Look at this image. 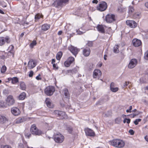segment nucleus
I'll return each instance as SVG.
<instances>
[{
	"label": "nucleus",
	"instance_id": "nucleus-1",
	"mask_svg": "<svg viewBox=\"0 0 148 148\" xmlns=\"http://www.w3.org/2000/svg\"><path fill=\"white\" fill-rule=\"evenodd\" d=\"M111 145L118 148H122L124 147L125 143L123 140L115 139L109 142Z\"/></svg>",
	"mask_w": 148,
	"mask_h": 148
},
{
	"label": "nucleus",
	"instance_id": "nucleus-2",
	"mask_svg": "<svg viewBox=\"0 0 148 148\" xmlns=\"http://www.w3.org/2000/svg\"><path fill=\"white\" fill-rule=\"evenodd\" d=\"M54 137L55 141L58 143H61L64 140V136L59 132L55 133Z\"/></svg>",
	"mask_w": 148,
	"mask_h": 148
},
{
	"label": "nucleus",
	"instance_id": "nucleus-3",
	"mask_svg": "<svg viewBox=\"0 0 148 148\" xmlns=\"http://www.w3.org/2000/svg\"><path fill=\"white\" fill-rule=\"evenodd\" d=\"M31 132L32 134L36 135H40L43 134V132L36 127L35 124L32 125L31 127Z\"/></svg>",
	"mask_w": 148,
	"mask_h": 148
},
{
	"label": "nucleus",
	"instance_id": "nucleus-4",
	"mask_svg": "<svg viewBox=\"0 0 148 148\" xmlns=\"http://www.w3.org/2000/svg\"><path fill=\"white\" fill-rule=\"evenodd\" d=\"M53 113L57 116L59 117L60 119H67L68 116L63 111L59 110H55Z\"/></svg>",
	"mask_w": 148,
	"mask_h": 148
},
{
	"label": "nucleus",
	"instance_id": "nucleus-5",
	"mask_svg": "<svg viewBox=\"0 0 148 148\" xmlns=\"http://www.w3.org/2000/svg\"><path fill=\"white\" fill-rule=\"evenodd\" d=\"M55 91L54 87L53 86H48L45 89V93L48 96L52 95Z\"/></svg>",
	"mask_w": 148,
	"mask_h": 148
},
{
	"label": "nucleus",
	"instance_id": "nucleus-6",
	"mask_svg": "<svg viewBox=\"0 0 148 148\" xmlns=\"http://www.w3.org/2000/svg\"><path fill=\"white\" fill-rule=\"evenodd\" d=\"M105 19L108 23H112L116 20L115 15L112 14H108L106 16Z\"/></svg>",
	"mask_w": 148,
	"mask_h": 148
},
{
	"label": "nucleus",
	"instance_id": "nucleus-7",
	"mask_svg": "<svg viewBox=\"0 0 148 148\" xmlns=\"http://www.w3.org/2000/svg\"><path fill=\"white\" fill-rule=\"evenodd\" d=\"M107 5L105 1H102L99 4L97 7V10L100 11H103L107 9Z\"/></svg>",
	"mask_w": 148,
	"mask_h": 148
},
{
	"label": "nucleus",
	"instance_id": "nucleus-8",
	"mask_svg": "<svg viewBox=\"0 0 148 148\" xmlns=\"http://www.w3.org/2000/svg\"><path fill=\"white\" fill-rule=\"evenodd\" d=\"M68 49L75 56L79 51V50L76 47L71 45L69 46Z\"/></svg>",
	"mask_w": 148,
	"mask_h": 148
},
{
	"label": "nucleus",
	"instance_id": "nucleus-9",
	"mask_svg": "<svg viewBox=\"0 0 148 148\" xmlns=\"http://www.w3.org/2000/svg\"><path fill=\"white\" fill-rule=\"evenodd\" d=\"M10 42V38L9 37H0V46L3 45L6 42L7 43H9Z\"/></svg>",
	"mask_w": 148,
	"mask_h": 148
},
{
	"label": "nucleus",
	"instance_id": "nucleus-10",
	"mask_svg": "<svg viewBox=\"0 0 148 148\" xmlns=\"http://www.w3.org/2000/svg\"><path fill=\"white\" fill-rule=\"evenodd\" d=\"M36 65V61L35 60L31 59L29 60L28 63L27 67L28 69H31L35 67Z\"/></svg>",
	"mask_w": 148,
	"mask_h": 148
},
{
	"label": "nucleus",
	"instance_id": "nucleus-11",
	"mask_svg": "<svg viewBox=\"0 0 148 148\" xmlns=\"http://www.w3.org/2000/svg\"><path fill=\"white\" fill-rule=\"evenodd\" d=\"M6 103L8 106L13 105L15 103V100L12 95H9L6 100Z\"/></svg>",
	"mask_w": 148,
	"mask_h": 148
},
{
	"label": "nucleus",
	"instance_id": "nucleus-12",
	"mask_svg": "<svg viewBox=\"0 0 148 148\" xmlns=\"http://www.w3.org/2000/svg\"><path fill=\"white\" fill-rule=\"evenodd\" d=\"M137 61L135 59H132L130 61L128 65V67L130 69L134 68L137 64Z\"/></svg>",
	"mask_w": 148,
	"mask_h": 148
},
{
	"label": "nucleus",
	"instance_id": "nucleus-13",
	"mask_svg": "<svg viewBox=\"0 0 148 148\" xmlns=\"http://www.w3.org/2000/svg\"><path fill=\"white\" fill-rule=\"evenodd\" d=\"M101 75V71L99 69L95 70L93 72V77L94 78H99Z\"/></svg>",
	"mask_w": 148,
	"mask_h": 148
},
{
	"label": "nucleus",
	"instance_id": "nucleus-14",
	"mask_svg": "<svg viewBox=\"0 0 148 148\" xmlns=\"http://www.w3.org/2000/svg\"><path fill=\"white\" fill-rule=\"evenodd\" d=\"M85 131L86 136H95V133L91 129L88 128H86L85 129Z\"/></svg>",
	"mask_w": 148,
	"mask_h": 148
},
{
	"label": "nucleus",
	"instance_id": "nucleus-15",
	"mask_svg": "<svg viewBox=\"0 0 148 148\" xmlns=\"http://www.w3.org/2000/svg\"><path fill=\"white\" fill-rule=\"evenodd\" d=\"M12 114L14 115L17 116L20 114L21 112L19 109L16 107H13L11 109Z\"/></svg>",
	"mask_w": 148,
	"mask_h": 148
},
{
	"label": "nucleus",
	"instance_id": "nucleus-16",
	"mask_svg": "<svg viewBox=\"0 0 148 148\" xmlns=\"http://www.w3.org/2000/svg\"><path fill=\"white\" fill-rule=\"evenodd\" d=\"M126 24L132 28H134L136 27V23L133 20H127L126 21Z\"/></svg>",
	"mask_w": 148,
	"mask_h": 148
},
{
	"label": "nucleus",
	"instance_id": "nucleus-17",
	"mask_svg": "<svg viewBox=\"0 0 148 148\" xmlns=\"http://www.w3.org/2000/svg\"><path fill=\"white\" fill-rule=\"evenodd\" d=\"M133 45L135 47H138L141 45L142 42L140 40L137 39H134L132 40Z\"/></svg>",
	"mask_w": 148,
	"mask_h": 148
},
{
	"label": "nucleus",
	"instance_id": "nucleus-18",
	"mask_svg": "<svg viewBox=\"0 0 148 148\" xmlns=\"http://www.w3.org/2000/svg\"><path fill=\"white\" fill-rule=\"evenodd\" d=\"M90 52V50L89 48L86 47L83 48V54L85 56H89Z\"/></svg>",
	"mask_w": 148,
	"mask_h": 148
},
{
	"label": "nucleus",
	"instance_id": "nucleus-19",
	"mask_svg": "<svg viewBox=\"0 0 148 148\" xmlns=\"http://www.w3.org/2000/svg\"><path fill=\"white\" fill-rule=\"evenodd\" d=\"M106 27L105 25H98L97 26V30L99 32L104 33L105 32L104 27Z\"/></svg>",
	"mask_w": 148,
	"mask_h": 148
},
{
	"label": "nucleus",
	"instance_id": "nucleus-20",
	"mask_svg": "<svg viewBox=\"0 0 148 148\" xmlns=\"http://www.w3.org/2000/svg\"><path fill=\"white\" fill-rule=\"evenodd\" d=\"M45 103L47 107L49 108H52L53 107V105L51 103L50 99L48 98L46 99Z\"/></svg>",
	"mask_w": 148,
	"mask_h": 148
},
{
	"label": "nucleus",
	"instance_id": "nucleus-21",
	"mask_svg": "<svg viewBox=\"0 0 148 148\" xmlns=\"http://www.w3.org/2000/svg\"><path fill=\"white\" fill-rule=\"evenodd\" d=\"M8 80L9 82L11 81V83L12 84H15L17 83L18 81L17 78L16 77H14L13 78H8Z\"/></svg>",
	"mask_w": 148,
	"mask_h": 148
},
{
	"label": "nucleus",
	"instance_id": "nucleus-22",
	"mask_svg": "<svg viewBox=\"0 0 148 148\" xmlns=\"http://www.w3.org/2000/svg\"><path fill=\"white\" fill-rule=\"evenodd\" d=\"M50 27V25L47 24H43L41 27L43 31H46L48 30Z\"/></svg>",
	"mask_w": 148,
	"mask_h": 148
},
{
	"label": "nucleus",
	"instance_id": "nucleus-23",
	"mask_svg": "<svg viewBox=\"0 0 148 148\" xmlns=\"http://www.w3.org/2000/svg\"><path fill=\"white\" fill-rule=\"evenodd\" d=\"M14 47L12 45H11L7 49V51L8 53L14 55Z\"/></svg>",
	"mask_w": 148,
	"mask_h": 148
},
{
	"label": "nucleus",
	"instance_id": "nucleus-24",
	"mask_svg": "<svg viewBox=\"0 0 148 148\" xmlns=\"http://www.w3.org/2000/svg\"><path fill=\"white\" fill-rule=\"evenodd\" d=\"M68 0H58L57 4L58 6H62L64 3L67 2Z\"/></svg>",
	"mask_w": 148,
	"mask_h": 148
},
{
	"label": "nucleus",
	"instance_id": "nucleus-25",
	"mask_svg": "<svg viewBox=\"0 0 148 148\" xmlns=\"http://www.w3.org/2000/svg\"><path fill=\"white\" fill-rule=\"evenodd\" d=\"M76 32L77 34L81 35L85 33L86 31L85 30L83 29L82 28H81L78 29H77Z\"/></svg>",
	"mask_w": 148,
	"mask_h": 148
},
{
	"label": "nucleus",
	"instance_id": "nucleus-26",
	"mask_svg": "<svg viewBox=\"0 0 148 148\" xmlns=\"http://www.w3.org/2000/svg\"><path fill=\"white\" fill-rule=\"evenodd\" d=\"M63 93L65 97L66 98H69L70 95L68 89L66 88L64 89L63 90Z\"/></svg>",
	"mask_w": 148,
	"mask_h": 148
},
{
	"label": "nucleus",
	"instance_id": "nucleus-27",
	"mask_svg": "<svg viewBox=\"0 0 148 148\" xmlns=\"http://www.w3.org/2000/svg\"><path fill=\"white\" fill-rule=\"evenodd\" d=\"M119 46L118 45H116L114 47L113 51L115 53H118L119 52Z\"/></svg>",
	"mask_w": 148,
	"mask_h": 148
},
{
	"label": "nucleus",
	"instance_id": "nucleus-28",
	"mask_svg": "<svg viewBox=\"0 0 148 148\" xmlns=\"http://www.w3.org/2000/svg\"><path fill=\"white\" fill-rule=\"evenodd\" d=\"M20 88L23 90H25L26 88V85L23 82H21L20 84Z\"/></svg>",
	"mask_w": 148,
	"mask_h": 148
},
{
	"label": "nucleus",
	"instance_id": "nucleus-29",
	"mask_svg": "<svg viewBox=\"0 0 148 148\" xmlns=\"http://www.w3.org/2000/svg\"><path fill=\"white\" fill-rule=\"evenodd\" d=\"M18 147L19 148H33L32 147H29L27 145V143H24V145L22 143H20L18 145Z\"/></svg>",
	"mask_w": 148,
	"mask_h": 148
},
{
	"label": "nucleus",
	"instance_id": "nucleus-30",
	"mask_svg": "<svg viewBox=\"0 0 148 148\" xmlns=\"http://www.w3.org/2000/svg\"><path fill=\"white\" fill-rule=\"evenodd\" d=\"M26 96V94L25 92L22 93L19 96L18 99H19L23 100L24 99Z\"/></svg>",
	"mask_w": 148,
	"mask_h": 148
},
{
	"label": "nucleus",
	"instance_id": "nucleus-31",
	"mask_svg": "<svg viewBox=\"0 0 148 148\" xmlns=\"http://www.w3.org/2000/svg\"><path fill=\"white\" fill-rule=\"evenodd\" d=\"M62 52L61 51L58 52L57 53L56 56V59L58 60H60L62 56Z\"/></svg>",
	"mask_w": 148,
	"mask_h": 148
},
{
	"label": "nucleus",
	"instance_id": "nucleus-32",
	"mask_svg": "<svg viewBox=\"0 0 148 148\" xmlns=\"http://www.w3.org/2000/svg\"><path fill=\"white\" fill-rule=\"evenodd\" d=\"M42 17V15H40L39 14H36L35 17V19L36 21H37L40 18Z\"/></svg>",
	"mask_w": 148,
	"mask_h": 148
},
{
	"label": "nucleus",
	"instance_id": "nucleus-33",
	"mask_svg": "<svg viewBox=\"0 0 148 148\" xmlns=\"http://www.w3.org/2000/svg\"><path fill=\"white\" fill-rule=\"evenodd\" d=\"M6 54L4 52H1L0 53V57L3 59H4L6 58Z\"/></svg>",
	"mask_w": 148,
	"mask_h": 148
},
{
	"label": "nucleus",
	"instance_id": "nucleus-34",
	"mask_svg": "<svg viewBox=\"0 0 148 148\" xmlns=\"http://www.w3.org/2000/svg\"><path fill=\"white\" fill-rule=\"evenodd\" d=\"M23 121V119L21 118H19L17 119L15 121V123H19Z\"/></svg>",
	"mask_w": 148,
	"mask_h": 148
},
{
	"label": "nucleus",
	"instance_id": "nucleus-35",
	"mask_svg": "<svg viewBox=\"0 0 148 148\" xmlns=\"http://www.w3.org/2000/svg\"><path fill=\"white\" fill-rule=\"evenodd\" d=\"M121 117H118L115 119V122L117 124H119L121 121Z\"/></svg>",
	"mask_w": 148,
	"mask_h": 148
},
{
	"label": "nucleus",
	"instance_id": "nucleus-36",
	"mask_svg": "<svg viewBox=\"0 0 148 148\" xmlns=\"http://www.w3.org/2000/svg\"><path fill=\"white\" fill-rule=\"evenodd\" d=\"M37 42L36 40H34L32 42L30 43V47L31 48H33L34 46L36 45Z\"/></svg>",
	"mask_w": 148,
	"mask_h": 148
},
{
	"label": "nucleus",
	"instance_id": "nucleus-37",
	"mask_svg": "<svg viewBox=\"0 0 148 148\" xmlns=\"http://www.w3.org/2000/svg\"><path fill=\"white\" fill-rule=\"evenodd\" d=\"M129 13L130 14H131L134 11V8L131 6H130L129 8Z\"/></svg>",
	"mask_w": 148,
	"mask_h": 148
},
{
	"label": "nucleus",
	"instance_id": "nucleus-38",
	"mask_svg": "<svg viewBox=\"0 0 148 148\" xmlns=\"http://www.w3.org/2000/svg\"><path fill=\"white\" fill-rule=\"evenodd\" d=\"M71 64V63H70L67 60L64 63V66L66 67H69L70 65Z\"/></svg>",
	"mask_w": 148,
	"mask_h": 148
},
{
	"label": "nucleus",
	"instance_id": "nucleus-39",
	"mask_svg": "<svg viewBox=\"0 0 148 148\" xmlns=\"http://www.w3.org/2000/svg\"><path fill=\"white\" fill-rule=\"evenodd\" d=\"M69 62L71 64L74 60V58L72 57H69L67 59Z\"/></svg>",
	"mask_w": 148,
	"mask_h": 148
},
{
	"label": "nucleus",
	"instance_id": "nucleus-40",
	"mask_svg": "<svg viewBox=\"0 0 148 148\" xmlns=\"http://www.w3.org/2000/svg\"><path fill=\"white\" fill-rule=\"evenodd\" d=\"M6 121V118L4 116H0V121L4 122Z\"/></svg>",
	"mask_w": 148,
	"mask_h": 148
},
{
	"label": "nucleus",
	"instance_id": "nucleus-41",
	"mask_svg": "<svg viewBox=\"0 0 148 148\" xmlns=\"http://www.w3.org/2000/svg\"><path fill=\"white\" fill-rule=\"evenodd\" d=\"M111 91L114 92H116L117 91L119 90V88L117 87L115 88L114 87L110 88Z\"/></svg>",
	"mask_w": 148,
	"mask_h": 148
},
{
	"label": "nucleus",
	"instance_id": "nucleus-42",
	"mask_svg": "<svg viewBox=\"0 0 148 148\" xmlns=\"http://www.w3.org/2000/svg\"><path fill=\"white\" fill-rule=\"evenodd\" d=\"M25 136L26 137L29 138L30 137L31 134L29 132L26 131L25 132Z\"/></svg>",
	"mask_w": 148,
	"mask_h": 148
},
{
	"label": "nucleus",
	"instance_id": "nucleus-43",
	"mask_svg": "<svg viewBox=\"0 0 148 148\" xmlns=\"http://www.w3.org/2000/svg\"><path fill=\"white\" fill-rule=\"evenodd\" d=\"M6 70V67L5 66H3L1 68V71L2 73H3Z\"/></svg>",
	"mask_w": 148,
	"mask_h": 148
},
{
	"label": "nucleus",
	"instance_id": "nucleus-44",
	"mask_svg": "<svg viewBox=\"0 0 148 148\" xmlns=\"http://www.w3.org/2000/svg\"><path fill=\"white\" fill-rule=\"evenodd\" d=\"M66 129L69 133H72L73 129L71 127L69 126L67 127Z\"/></svg>",
	"mask_w": 148,
	"mask_h": 148
},
{
	"label": "nucleus",
	"instance_id": "nucleus-45",
	"mask_svg": "<svg viewBox=\"0 0 148 148\" xmlns=\"http://www.w3.org/2000/svg\"><path fill=\"white\" fill-rule=\"evenodd\" d=\"M130 122V119H127L125 118L123 120V123H127L128 124H129Z\"/></svg>",
	"mask_w": 148,
	"mask_h": 148
},
{
	"label": "nucleus",
	"instance_id": "nucleus-46",
	"mask_svg": "<svg viewBox=\"0 0 148 148\" xmlns=\"http://www.w3.org/2000/svg\"><path fill=\"white\" fill-rule=\"evenodd\" d=\"M141 120L140 119H136L134 121V123L135 125H137L138 124V122H140Z\"/></svg>",
	"mask_w": 148,
	"mask_h": 148
},
{
	"label": "nucleus",
	"instance_id": "nucleus-47",
	"mask_svg": "<svg viewBox=\"0 0 148 148\" xmlns=\"http://www.w3.org/2000/svg\"><path fill=\"white\" fill-rule=\"evenodd\" d=\"M144 58L145 59L148 60V50L146 51L145 53Z\"/></svg>",
	"mask_w": 148,
	"mask_h": 148
},
{
	"label": "nucleus",
	"instance_id": "nucleus-48",
	"mask_svg": "<svg viewBox=\"0 0 148 148\" xmlns=\"http://www.w3.org/2000/svg\"><path fill=\"white\" fill-rule=\"evenodd\" d=\"M77 72V71L75 69H72V70H68V73H76Z\"/></svg>",
	"mask_w": 148,
	"mask_h": 148
},
{
	"label": "nucleus",
	"instance_id": "nucleus-49",
	"mask_svg": "<svg viewBox=\"0 0 148 148\" xmlns=\"http://www.w3.org/2000/svg\"><path fill=\"white\" fill-rule=\"evenodd\" d=\"M34 72L32 71H31L29 72V77H32L33 75Z\"/></svg>",
	"mask_w": 148,
	"mask_h": 148
},
{
	"label": "nucleus",
	"instance_id": "nucleus-50",
	"mask_svg": "<svg viewBox=\"0 0 148 148\" xmlns=\"http://www.w3.org/2000/svg\"><path fill=\"white\" fill-rule=\"evenodd\" d=\"M0 5L3 8L6 7L7 6L6 4L4 2H2Z\"/></svg>",
	"mask_w": 148,
	"mask_h": 148
},
{
	"label": "nucleus",
	"instance_id": "nucleus-51",
	"mask_svg": "<svg viewBox=\"0 0 148 148\" xmlns=\"http://www.w3.org/2000/svg\"><path fill=\"white\" fill-rule=\"evenodd\" d=\"M129 132L131 135H133L134 134V131L132 129L130 130L129 131Z\"/></svg>",
	"mask_w": 148,
	"mask_h": 148
},
{
	"label": "nucleus",
	"instance_id": "nucleus-52",
	"mask_svg": "<svg viewBox=\"0 0 148 148\" xmlns=\"http://www.w3.org/2000/svg\"><path fill=\"white\" fill-rule=\"evenodd\" d=\"M36 79L38 80H39L41 79V78L40 77V75L39 74L38 76H36Z\"/></svg>",
	"mask_w": 148,
	"mask_h": 148
},
{
	"label": "nucleus",
	"instance_id": "nucleus-53",
	"mask_svg": "<svg viewBox=\"0 0 148 148\" xmlns=\"http://www.w3.org/2000/svg\"><path fill=\"white\" fill-rule=\"evenodd\" d=\"M87 45L88 46L91 47L92 45V42L89 41L88 42Z\"/></svg>",
	"mask_w": 148,
	"mask_h": 148
},
{
	"label": "nucleus",
	"instance_id": "nucleus-54",
	"mask_svg": "<svg viewBox=\"0 0 148 148\" xmlns=\"http://www.w3.org/2000/svg\"><path fill=\"white\" fill-rule=\"evenodd\" d=\"M129 82H126L123 85L125 87V86H127V85H128V84H129Z\"/></svg>",
	"mask_w": 148,
	"mask_h": 148
},
{
	"label": "nucleus",
	"instance_id": "nucleus-55",
	"mask_svg": "<svg viewBox=\"0 0 148 148\" xmlns=\"http://www.w3.org/2000/svg\"><path fill=\"white\" fill-rule=\"evenodd\" d=\"M114 84L113 82H112L110 85V88L114 87Z\"/></svg>",
	"mask_w": 148,
	"mask_h": 148
},
{
	"label": "nucleus",
	"instance_id": "nucleus-56",
	"mask_svg": "<svg viewBox=\"0 0 148 148\" xmlns=\"http://www.w3.org/2000/svg\"><path fill=\"white\" fill-rule=\"evenodd\" d=\"M111 114V112L109 113V114H103V116H106V117L108 116H109Z\"/></svg>",
	"mask_w": 148,
	"mask_h": 148
},
{
	"label": "nucleus",
	"instance_id": "nucleus-57",
	"mask_svg": "<svg viewBox=\"0 0 148 148\" xmlns=\"http://www.w3.org/2000/svg\"><path fill=\"white\" fill-rule=\"evenodd\" d=\"M53 68H54L56 69H58V67L56 66V65L55 64H53Z\"/></svg>",
	"mask_w": 148,
	"mask_h": 148
},
{
	"label": "nucleus",
	"instance_id": "nucleus-58",
	"mask_svg": "<svg viewBox=\"0 0 148 148\" xmlns=\"http://www.w3.org/2000/svg\"><path fill=\"white\" fill-rule=\"evenodd\" d=\"M92 2L94 3L97 4L98 2V1L97 0H93L92 1Z\"/></svg>",
	"mask_w": 148,
	"mask_h": 148
},
{
	"label": "nucleus",
	"instance_id": "nucleus-59",
	"mask_svg": "<svg viewBox=\"0 0 148 148\" xmlns=\"http://www.w3.org/2000/svg\"><path fill=\"white\" fill-rule=\"evenodd\" d=\"M3 148H12V147L10 146L6 145Z\"/></svg>",
	"mask_w": 148,
	"mask_h": 148
},
{
	"label": "nucleus",
	"instance_id": "nucleus-60",
	"mask_svg": "<svg viewBox=\"0 0 148 148\" xmlns=\"http://www.w3.org/2000/svg\"><path fill=\"white\" fill-rule=\"evenodd\" d=\"M145 139L146 141L148 142V135L145 136Z\"/></svg>",
	"mask_w": 148,
	"mask_h": 148
},
{
	"label": "nucleus",
	"instance_id": "nucleus-61",
	"mask_svg": "<svg viewBox=\"0 0 148 148\" xmlns=\"http://www.w3.org/2000/svg\"><path fill=\"white\" fill-rule=\"evenodd\" d=\"M102 62H100V63H99L98 64V66L99 67H101V66H102Z\"/></svg>",
	"mask_w": 148,
	"mask_h": 148
},
{
	"label": "nucleus",
	"instance_id": "nucleus-62",
	"mask_svg": "<svg viewBox=\"0 0 148 148\" xmlns=\"http://www.w3.org/2000/svg\"><path fill=\"white\" fill-rule=\"evenodd\" d=\"M56 61L54 59H52V60L51 64H55Z\"/></svg>",
	"mask_w": 148,
	"mask_h": 148
},
{
	"label": "nucleus",
	"instance_id": "nucleus-63",
	"mask_svg": "<svg viewBox=\"0 0 148 148\" xmlns=\"http://www.w3.org/2000/svg\"><path fill=\"white\" fill-rule=\"evenodd\" d=\"M62 33V31H59L58 33V34L59 35H61Z\"/></svg>",
	"mask_w": 148,
	"mask_h": 148
},
{
	"label": "nucleus",
	"instance_id": "nucleus-64",
	"mask_svg": "<svg viewBox=\"0 0 148 148\" xmlns=\"http://www.w3.org/2000/svg\"><path fill=\"white\" fill-rule=\"evenodd\" d=\"M126 115H124V114H123V115H122V117L123 118H125V117H126Z\"/></svg>",
	"mask_w": 148,
	"mask_h": 148
}]
</instances>
